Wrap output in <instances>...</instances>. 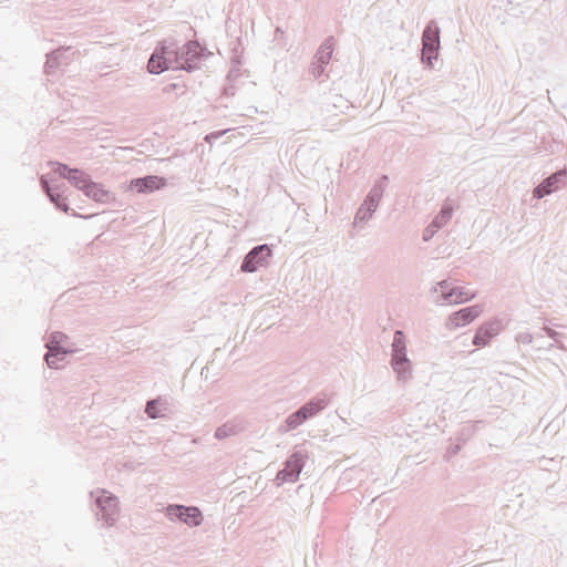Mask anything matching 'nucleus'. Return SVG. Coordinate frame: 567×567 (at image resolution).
Here are the masks:
<instances>
[{
    "instance_id": "nucleus-1",
    "label": "nucleus",
    "mask_w": 567,
    "mask_h": 567,
    "mask_svg": "<svg viewBox=\"0 0 567 567\" xmlns=\"http://www.w3.org/2000/svg\"><path fill=\"white\" fill-rule=\"evenodd\" d=\"M391 368L401 382H406L412 378V362L408 357L406 340L402 330H395L391 343Z\"/></svg>"
},
{
    "instance_id": "nucleus-2",
    "label": "nucleus",
    "mask_w": 567,
    "mask_h": 567,
    "mask_svg": "<svg viewBox=\"0 0 567 567\" xmlns=\"http://www.w3.org/2000/svg\"><path fill=\"white\" fill-rule=\"evenodd\" d=\"M91 497L94 498L97 520H102L107 527L114 526L120 514L118 498L106 489L92 491Z\"/></svg>"
},
{
    "instance_id": "nucleus-3",
    "label": "nucleus",
    "mask_w": 567,
    "mask_h": 567,
    "mask_svg": "<svg viewBox=\"0 0 567 567\" xmlns=\"http://www.w3.org/2000/svg\"><path fill=\"white\" fill-rule=\"evenodd\" d=\"M329 404V401L326 396H319L311 399L303 405H301L297 411L289 414L285 421V425L281 426L282 432H289L291 430L297 429L307 420L313 417L319 412L324 410Z\"/></svg>"
},
{
    "instance_id": "nucleus-4",
    "label": "nucleus",
    "mask_w": 567,
    "mask_h": 567,
    "mask_svg": "<svg viewBox=\"0 0 567 567\" xmlns=\"http://www.w3.org/2000/svg\"><path fill=\"white\" fill-rule=\"evenodd\" d=\"M441 29L436 21L431 20L422 33V62L427 66H433V62L437 60L441 48Z\"/></svg>"
},
{
    "instance_id": "nucleus-5",
    "label": "nucleus",
    "mask_w": 567,
    "mask_h": 567,
    "mask_svg": "<svg viewBox=\"0 0 567 567\" xmlns=\"http://www.w3.org/2000/svg\"><path fill=\"white\" fill-rule=\"evenodd\" d=\"M166 516L169 520H179L189 527L199 526L203 522V514L198 507L173 504L166 507Z\"/></svg>"
},
{
    "instance_id": "nucleus-6",
    "label": "nucleus",
    "mask_w": 567,
    "mask_h": 567,
    "mask_svg": "<svg viewBox=\"0 0 567 567\" xmlns=\"http://www.w3.org/2000/svg\"><path fill=\"white\" fill-rule=\"evenodd\" d=\"M66 339L68 337L59 331H55L51 334L50 341L47 343L48 352L44 357L49 368L58 369V361L63 360L65 355L71 352V350L62 347V342Z\"/></svg>"
},
{
    "instance_id": "nucleus-7",
    "label": "nucleus",
    "mask_w": 567,
    "mask_h": 567,
    "mask_svg": "<svg viewBox=\"0 0 567 567\" xmlns=\"http://www.w3.org/2000/svg\"><path fill=\"white\" fill-rule=\"evenodd\" d=\"M305 458L306 455L302 451H295L286 461L285 467L278 472L277 478L287 483H295L305 466Z\"/></svg>"
},
{
    "instance_id": "nucleus-8",
    "label": "nucleus",
    "mask_w": 567,
    "mask_h": 567,
    "mask_svg": "<svg viewBox=\"0 0 567 567\" xmlns=\"http://www.w3.org/2000/svg\"><path fill=\"white\" fill-rule=\"evenodd\" d=\"M271 255V248L267 244L254 247L244 258L240 269L244 272H255L267 262Z\"/></svg>"
},
{
    "instance_id": "nucleus-9",
    "label": "nucleus",
    "mask_w": 567,
    "mask_h": 567,
    "mask_svg": "<svg viewBox=\"0 0 567 567\" xmlns=\"http://www.w3.org/2000/svg\"><path fill=\"white\" fill-rule=\"evenodd\" d=\"M203 49L195 41H188L179 48L178 64H182L179 70L192 72L198 68V60L202 55Z\"/></svg>"
},
{
    "instance_id": "nucleus-10",
    "label": "nucleus",
    "mask_w": 567,
    "mask_h": 567,
    "mask_svg": "<svg viewBox=\"0 0 567 567\" xmlns=\"http://www.w3.org/2000/svg\"><path fill=\"white\" fill-rule=\"evenodd\" d=\"M482 306L480 305L460 309L449 317L446 326L450 329H455L468 324L482 313Z\"/></svg>"
},
{
    "instance_id": "nucleus-11",
    "label": "nucleus",
    "mask_w": 567,
    "mask_h": 567,
    "mask_svg": "<svg viewBox=\"0 0 567 567\" xmlns=\"http://www.w3.org/2000/svg\"><path fill=\"white\" fill-rule=\"evenodd\" d=\"M165 179L156 175H147L144 177L134 178L130 183L131 189H136L137 193L148 194L165 186Z\"/></svg>"
},
{
    "instance_id": "nucleus-12",
    "label": "nucleus",
    "mask_w": 567,
    "mask_h": 567,
    "mask_svg": "<svg viewBox=\"0 0 567 567\" xmlns=\"http://www.w3.org/2000/svg\"><path fill=\"white\" fill-rule=\"evenodd\" d=\"M475 297L474 292L468 291L465 287H453L449 291H444V295H441L437 299H435V303L437 305H457L465 301H468Z\"/></svg>"
},
{
    "instance_id": "nucleus-13",
    "label": "nucleus",
    "mask_w": 567,
    "mask_h": 567,
    "mask_svg": "<svg viewBox=\"0 0 567 567\" xmlns=\"http://www.w3.org/2000/svg\"><path fill=\"white\" fill-rule=\"evenodd\" d=\"M159 56L165 61L169 69L179 70L178 64L179 48L173 41H164L155 49Z\"/></svg>"
},
{
    "instance_id": "nucleus-14",
    "label": "nucleus",
    "mask_w": 567,
    "mask_h": 567,
    "mask_svg": "<svg viewBox=\"0 0 567 567\" xmlns=\"http://www.w3.org/2000/svg\"><path fill=\"white\" fill-rule=\"evenodd\" d=\"M351 107L348 99L341 94H330L322 104V111L331 116L346 113Z\"/></svg>"
},
{
    "instance_id": "nucleus-15",
    "label": "nucleus",
    "mask_w": 567,
    "mask_h": 567,
    "mask_svg": "<svg viewBox=\"0 0 567 567\" xmlns=\"http://www.w3.org/2000/svg\"><path fill=\"white\" fill-rule=\"evenodd\" d=\"M564 176H567V171L556 172L545 178L537 187H535L533 192L534 197L539 199L558 189L561 177Z\"/></svg>"
},
{
    "instance_id": "nucleus-16",
    "label": "nucleus",
    "mask_w": 567,
    "mask_h": 567,
    "mask_svg": "<svg viewBox=\"0 0 567 567\" xmlns=\"http://www.w3.org/2000/svg\"><path fill=\"white\" fill-rule=\"evenodd\" d=\"M501 326L498 321H489L482 324L473 338V344L476 347H485L492 338L499 333Z\"/></svg>"
},
{
    "instance_id": "nucleus-17",
    "label": "nucleus",
    "mask_w": 567,
    "mask_h": 567,
    "mask_svg": "<svg viewBox=\"0 0 567 567\" xmlns=\"http://www.w3.org/2000/svg\"><path fill=\"white\" fill-rule=\"evenodd\" d=\"M244 429H245L244 421L240 419H234V420H230V421L224 423L223 425L218 426L215 431L214 436L217 440H224L226 437H229V436L240 433L241 431H244Z\"/></svg>"
},
{
    "instance_id": "nucleus-18",
    "label": "nucleus",
    "mask_w": 567,
    "mask_h": 567,
    "mask_svg": "<svg viewBox=\"0 0 567 567\" xmlns=\"http://www.w3.org/2000/svg\"><path fill=\"white\" fill-rule=\"evenodd\" d=\"M84 195L97 203H109L113 199V194L105 189L102 184L91 181L87 188L84 190Z\"/></svg>"
},
{
    "instance_id": "nucleus-19",
    "label": "nucleus",
    "mask_w": 567,
    "mask_h": 567,
    "mask_svg": "<svg viewBox=\"0 0 567 567\" xmlns=\"http://www.w3.org/2000/svg\"><path fill=\"white\" fill-rule=\"evenodd\" d=\"M70 173L68 177L70 184L84 193L92 181L90 175L79 168H73Z\"/></svg>"
},
{
    "instance_id": "nucleus-20",
    "label": "nucleus",
    "mask_w": 567,
    "mask_h": 567,
    "mask_svg": "<svg viewBox=\"0 0 567 567\" xmlns=\"http://www.w3.org/2000/svg\"><path fill=\"white\" fill-rule=\"evenodd\" d=\"M386 176L382 177V181L373 185V187L368 193L367 197L364 198V202L372 204V206L379 207L380 200L383 197Z\"/></svg>"
},
{
    "instance_id": "nucleus-21",
    "label": "nucleus",
    "mask_w": 567,
    "mask_h": 567,
    "mask_svg": "<svg viewBox=\"0 0 567 567\" xmlns=\"http://www.w3.org/2000/svg\"><path fill=\"white\" fill-rule=\"evenodd\" d=\"M333 52L332 38L326 39L316 52L315 60L326 65L329 64Z\"/></svg>"
},
{
    "instance_id": "nucleus-22",
    "label": "nucleus",
    "mask_w": 567,
    "mask_h": 567,
    "mask_svg": "<svg viewBox=\"0 0 567 567\" xmlns=\"http://www.w3.org/2000/svg\"><path fill=\"white\" fill-rule=\"evenodd\" d=\"M148 72L152 74H161L165 70H168V65L165 63V61L159 56V53L154 51V53L151 55L147 64Z\"/></svg>"
},
{
    "instance_id": "nucleus-23",
    "label": "nucleus",
    "mask_w": 567,
    "mask_h": 567,
    "mask_svg": "<svg viewBox=\"0 0 567 567\" xmlns=\"http://www.w3.org/2000/svg\"><path fill=\"white\" fill-rule=\"evenodd\" d=\"M377 208L378 207L372 206V204H369L363 200L354 216V224L367 223L368 220H370Z\"/></svg>"
},
{
    "instance_id": "nucleus-24",
    "label": "nucleus",
    "mask_w": 567,
    "mask_h": 567,
    "mask_svg": "<svg viewBox=\"0 0 567 567\" xmlns=\"http://www.w3.org/2000/svg\"><path fill=\"white\" fill-rule=\"evenodd\" d=\"M453 216V207L444 205L439 214L433 218L432 224L436 226V229L444 227Z\"/></svg>"
},
{
    "instance_id": "nucleus-25",
    "label": "nucleus",
    "mask_w": 567,
    "mask_h": 567,
    "mask_svg": "<svg viewBox=\"0 0 567 567\" xmlns=\"http://www.w3.org/2000/svg\"><path fill=\"white\" fill-rule=\"evenodd\" d=\"M71 50L70 47L68 48H59L50 53L47 54V62H45V72L50 73L51 70L55 69L58 65L61 64V60L58 59V54H61L62 52H69Z\"/></svg>"
},
{
    "instance_id": "nucleus-26",
    "label": "nucleus",
    "mask_w": 567,
    "mask_h": 567,
    "mask_svg": "<svg viewBox=\"0 0 567 567\" xmlns=\"http://www.w3.org/2000/svg\"><path fill=\"white\" fill-rule=\"evenodd\" d=\"M50 165L54 166V172L58 173L61 177L66 178L70 176V172L73 168H70L66 164L58 163V162H50Z\"/></svg>"
},
{
    "instance_id": "nucleus-27",
    "label": "nucleus",
    "mask_w": 567,
    "mask_h": 567,
    "mask_svg": "<svg viewBox=\"0 0 567 567\" xmlns=\"http://www.w3.org/2000/svg\"><path fill=\"white\" fill-rule=\"evenodd\" d=\"M326 66V64L315 60L311 64L310 73L313 75L315 79H318L323 74Z\"/></svg>"
},
{
    "instance_id": "nucleus-28",
    "label": "nucleus",
    "mask_w": 567,
    "mask_h": 567,
    "mask_svg": "<svg viewBox=\"0 0 567 567\" xmlns=\"http://www.w3.org/2000/svg\"><path fill=\"white\" fill-rule=\"evenodd\" d=\"M145 412L152 419H156L159 416V412L157 411V400H150L146 403Z\"/></svg>"
},
{
    "instance_id": "nucleus-29",
    "label": "nucleus",
    "mask_w": 567,
    "mask_h": 567,
    "mask_svg": "<svg viewBox=\"0 0 567 567\" xmlns=\"http://www.w3.org/2000/svg\"><path fill=\"white\" fill-rule=\"evenodd\" d=\"M450 289H453V287L447 280L437 282V285L433 288V291L437 293L435 299H437L441 295H444V291H449Z\"/></svg>"
},
{
    "instance_id": "nucleus-30",
    "label": "nucleus",
    "mask_w": 567,
    "mask_h": 567,
    "mask_svg": "<svg viewBox=\"0 0 567 567\" xmlns=\"http://www.w3.org/2000/svg\"><path fill=\"white\" fill-rule=\"evenodd\" d=\"M60 187L56 186L55 188L51 189L49 193H45V195L49 197L50 202L54 205H58L62 199V195L59 193Z\"/></svg>"
},
{
    "instance_id": "nucleus-31",
    "label": "nucleus",
    "mask_w": 567,
    "mask_h": 567,
    "mask_svg": "<svg viewBox=\"0 0 567 567\" xmlns=\"http://www.w3.org/2000/svg\"><path fill=\"white\" fill-rule=\"evenodd\" d=\"M515 340L518 342V343H523V344H529L533 342V334L528 331H523V332H519L516 334V338Z\"/></svg>"
},
{
    "instance_id": "nucleus-32",
    "label": "nucleus",
    "mask_w": 567,
    "mask_h": 567,
    "mask_svg": "<svg viewBox=\"0 0 567 567\" xmlns=\"http://www.w3.org/2000/svg\"><path fill=\"white\" fill-rule=\"evenodd\" d=\"M439 230L440 229H436V226L431 223L423 231V240H431Z\"/></svg>"
},
{
    "instance_id": "nucleus-33",
    "label": "nucleus",
    "mask_w": 567,
    "mask_h": 567,
    "mask_svg": "<svg viewBox=\"0 0 567 567\" xmlns=\"http://www.w3.org/2000/svg\"><path fill=\"white\" fill-rule=\"evenodd\" d=\"M40 185L44 193H49L51 189L56 187V186H51L49 175H42L40 177Z\"/></svg>"
},
{
    "instance_id": "nucleus-34",
    "label": "nucleus",
    "mask_w": 567,
    "mask_h": 567,
    "mask_svg": "<svg viewBox=\"0 0 567 567\" xmlns=\"http://www.w3.org/2000/svg\"><path fill=\"white\" fill-rule=\"evenodd\" d=\"M544 331L547 333V336L554 340H557V337L559 336V333L548 327H544Z\"/></svg>"
},
{
    "instance_id": "nucleus-35",
    "label": "nucleus",
    "mask_w": 567,
    "mask_h": 567,
    "mask_svg": "<svg viewBox=\"0 0 567 567\" xmlns=\"http://www.w3.org/2000/svg\"><path fill=\"white\" fill-rule=\"evenodd\" d=\"M55 207L58 209H60L61 212H64V213H68L70 207L68 205V203L65 202V199H62L58 205H55Z\"/></svg>"
},
{
    "instance_id": "nucleus-36",
    "label": "nucleus",
    "mask_w": 567,
    "mask_h": 567,
    "mask_svg": "<svg viewBox=\"0 0 567 567\" xmlns=\"http://www.w3.org/2000/svg\"><path fill=\"white\" fill-rule=\"evenodd\" d=\"M68 52H62L61 54H58V59L61 60V63H66L69 58L65 55Z\"/></svg>"
},
{
    "instance_id": "nucleus-37",
    "label": "nucleus",
    "mask_w": 567,
    "mask_h": 567,
    "mask_svg": "<svg viewBox=\"0 0 567 567\" xmlns=\"http://www.w3.org/2000/svg\"><path fill=\"white\" fill-rule=\"evenodd\" d=\"M458 451H460V445H455V446H452V447L449 450V453H450L451 455H455V454H457V453H458Z\"/></svg>"
},
{
    "instance_id": "nucleus-38",
    "label": "nucleus",
    "mask_w": 567,
    "mask_h": 567,
    "mask_svg": "<svg viewBox=\"0 0 567 567\" xmlns=\"http://www.w3.org/2000/svg\"><path fill=\"white\" fill-rule=\"evenodd\" d=\"M210 137H216V136H215L214 134L207 135V136H206V141H209V140H210Z\"/></svg>"
}]
</instances>
